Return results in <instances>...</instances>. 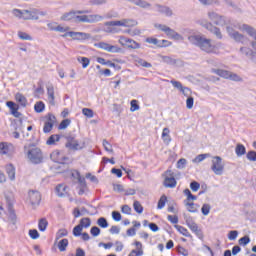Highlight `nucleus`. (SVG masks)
I'll return each instance as SVG.
<instances>
[{"label": "nucleus", "instance_id": "1", "mask_svg": "<svg viewBox=\"0 0 256 256\" xmlns=\"http://www.w3.org/2000/svg\"><path fill=\"white\" fill-rule=\"evenodd\" d=\"M188 41L205 53H215V45L211 44V39L204 38L201 35H191L188 36Z\"/></svg>", "mask_w": 256, "mask_h": 256}, {"label": "nucleus", "instance_id": "2", "mask_svg": "<svg viewBox=\"0 0 256 256\" xmlns=\"http://www.w3.org/2000/svg\"><path fill=\"white\" fill-rule=\"evenodd\" d=\"M106 33H115V28L112 27H135L137 25V21L133 19H123L116 21H108L104 23Z\"/></svg>", "mask_w": 256, "mask_h": 256}, {"label": "nucleus", "instance_id": "3", "mask_svg": "<svg viewBox=\"0 0 256 256\" xmlns=\"http://www.w3.org/2000/svg\"><path fill=\"white\" fill-rule=\"evenodd\" d=\"M13 15L24 21H39V9L32 8L30 10L14 9Z\"/></svg>", "mask_w": 256, "mask_h": 256}, {"label": "nucleus", "instance_id": "4", "mask_svg": "<svg viewBox=\"0 0 256 256\" xmlns=\"http://www.w3.org/2000/svg\"><path fill=\"white\" fill-rule=\"evenodd\" d=\"M4 199L6 201V207L8 209L9 213V221L12 223V225H15L17 223V215L15 214V210L13 209V205L15 204V194L11 191H6L4 193Z\"/></svg>", "mask_w": 256, "mask_h": 256}, {"label": "nucleus", "instance_id": "5", "mask_svg": "<svg viewBox=\"0 0 256 256\" xmlns=\"http://www.w3.org/2000/svg\"><path fill=\"white\" fill-rule=\"evenodd\" d=\"M31 147H34V145L30 144L29 146H24V151H26L29 161L34 165L43 163V152L38 147Z\"/></svg>", "mask_w": 256, "mask_h": 256}, {"label": "nucleus", "instance_id": "6", "mask_svg": "<svg viewBox=\"0 0 256 256\" xmlns=\"http://www.w3.org/2000/svg\"><path fill=\"white\" fill-rule=\"evenodd\" d=\"M98 21H103V16L99 14H91V15L76 14L74 23H98Z\"/></svg>", "mask_w": 256, "mask_h": 256}, {"label": "nucleus", "instance_id": "7", "mask_svg": "<svg viewBox=\"0 0 256 256\" xmlns=\"http://www.w3.org/2000/svg\"><path fill=\"white\" fill-rule=\"evenodd\" d=\"M154 27L156 29H159L160 31H163L167 35V37H170V39H174L175 41H181V39H183V36H181V34L177 33L175 30L171 29L167 25L154 24Z\"/></svg>", "mask_w": 256, "mask_h": 256}, {"label": "nucleus", "instance_id": "8", "mask_svg": "<svg viewBox=\"0 0 256 256\" xmlns=\"http://www.w3.org/2000/svg\"><path fill=\"white\" fill-rule=\"evenodd\" d=\"M211 169L215 175H223V171H225V164H223L221 156L213 157Z\"/></svg>", "mask_w": 256, "mask_h": 256}, {"label": "nucleus", "instance_id": "9", "mask_svg": "<svg viewBox=\"0 0 256 256\" xmlns=\"http://www.w3.org/2000/svg\"><path fill=\"white\" fill-rule=\"evenodd\" d=\"M162 177H164V187H168L169 189L177 187V180L175 179V173H173V171L166 170Z\"/></svg>", "mask_w": 256, "mask_h": 256}, {"label": "nucleus", "instance_id": "10", "mask_svg": "<svg viewBox=\"0 0 256 256\" xmlns=\"http://www.w3.org/2000/svg\"><path fill=\"white\" fill-rule=\"evenodd\" d=\"M208 18L210 21H212V23H214V25H218V27H225V25H227V18L217 14L216 12H208Z\"/></svg>", "mask_w": 256, "mask_h": 256}, {"label": "nucleus", "instance_id": "11", "mask_svg": "<svg viewBox=\"0 0 256 256\" xmlns=\"http://www.w3.org/2000/svg\"><path fill=\"white\" fill-rule=\"evenodd\" d=\"M87 13H89V10H72L70 12L64 13L61 16V21L75 22V17H77V15H87Z\"/></svg>", "mask_w": 256, "mask_h": 256}, {"label": "nucleus", "instance_id": "12", "mask_svg": "<svg viewBox=\"0 0 256 256\" xmlns=\"http://www.w3.org/2000/svg\"><path fill=\"white\" fill-rule=\"evenodd\" d=\"M186 225L189 227L192 233H195V235L198 237V239L203 240V231L199 229V226L195 221H193V218L189 217L186 219Z\"/></svg>", "mask_w": 256, "mask_h": 256}, {"label": "nucleus", "instance_id": "13", "mask_svg": "<svg viewBox=\"0 0 256 256\" xmlns=\"http://www.w3.org/2000/svg\"><path fill=\"white\" fill-rule=\"evenodd\" d=\"M120 45L123 47H127L128 49H140L141 44L137 43L135 40L131 38H127L125 36H121L119 39Z\"/></svg>", "mask_w": 256, "mask_h": 256}, {"label": "nucleus", "instance_id": "14", "mask_svg": "<svg viewBox=\"0 0 256 256\" xmlns=\"http://www.w3.org/2000/svg\"><path fill=\"white\" fill-rule=\"evenodd\" d=\"M66 139H67V142L65 144V147L67 149H70L71 151H79L83 149V147L79 145V141L76 140L75 137L68 136Z\"/></svg>", "mask_w": 256, "mask_h": 256}, {"label": "nucleus", "instance_id": "15", "mask_svg": "<svg viewBox=\"0 0 256 256\" xmlns=\"http://www.w3.org/2000/svg\"><path fill=\"white\" fill-rule=\"evenodd\" d=\"M28 197H29V201H30V205H32V207H36L37 205H39V203H41V193H39V191H35L32 190L28 193Z\"/></svg>", "mask_w": 256, "mask_h": 256}, {"label": "nucleus", "instance_id": "16", "mask_svg": "<svg viewBox=\"0 0 256 256\" xmlns=\"http://www.w3.org/2000/svg\"><path fill=\"white\" fill-rule=\"evenodd\" d=\"M62 37H71L72 39L79 40V39H89L91 35L85 32L69 31L63 34Z\"/></svg>", "mask_w": 256, "mask_h": 256}, {"label": "nucleus", "instance_id": "17", "mask_svg": "<svg viewBox=\"0 0 256 256\" xmlns=\"http://www.w3.org/2000/svg\"><path fill=\"white\" fill-rule=\"evenodd\" d=\"M242 29L246 31L250 37H253L254 41L251 42V47L256 51V29L247 24H244Z\"/></svg>", "mask_w": 256, "mask_h": 256}, {"label": "nucleus", "instance_id": "18", "mask_svg": "<svg viewBox=\"0 0 256 256\" xmlns=\"http://www.w3.org/2000/svg\"><path fill=\"white\" fill-rule=\"evenodd\" d=\"M14 153L13 144H9L7 142L0 143V154L1 155H7L8 157H11Z\"/></svg>", "mask_w": 256, "mask_h": 256}, {"label": "nucleus", "instance_id": "19", "mask_svg": "<svg viewBox=\"0 0 256 256\" xmlns=\"http://www.w3.org/2000/svg\"><path fill=\"white\" fill-rule=\"evenodd\" d=\"M155 7L160 15H165V17H173V10L169 6L155 4Z\"/></svg>", "mask_w": 256, "mask_h": 256}, {"label": "nucleus", "instance_id": "20", "mask_svg": "<svg viewBox=\"0 0 256 256\" xmlns=\"http://www.w3.org/2000/svg\"><path fill=\"white\" fill-rule=\"evenodd\" d=\"M162 61L167 65H176L177 67H183V60L181 59H174L170 56H162Z\"/></svg>", "mask_w": 256, "mask_h": 256}, {"label": "nucleus", "instance_id": "21", "mask_svg": "<svg viewBox=\"0 0 256 256\" xmlns=\"http://www.w3.org/2000/svg\"><path fill=\"white\" fill-rule=\"evenodd\" d=\"M6 105L8 108H10L11 114L16 117L19 118L21 117V112H19V106L15 104V102L13 101H7Z\"/></svg>", "mask_w": 256, "mask_h": 256}, {"label": "nucleus", "instance_id": "22", "mask_svg": "<svg viewBox=\"0 0 256 256\" xmlns=\"http://www.w3.org/2000/svg\"><path fill=\"white\" fill-rule=\"evenodd\" d=\"M47 95H48V101L50 105L54 107L55 105V88L53 87V84H50L47 86Z\"/></svg>", "mask_w": 256, "mask_h": 256}, {"label": "nucleus", "instance_id": "23", "mask_svg": "<svg viewBox=\"0 0 256 256\" xmlns=\"http://www.w3.org/2000/svg\"><path fill=\"white\" fill-rule=\"evenodd\" d=\"M212 73H215V75H218L219 77H222L223 79H229V75L231 71L224 70V69H212Z\"/></svg>", "mask_w": 256, "mask_h": 256}, {"label": "nucleus", "instance_id": "24", "mask_svg": "<svg viewBox=\"0 0 256 256\" xmlns=\"http://www.w3.org/2000/svg\"><path fill=\"white\" fill-rule=\"evenodd\" d=\"M6 173L10 181H15V166L13 164L6 165Z\"/></svg>", "mask_w": 256, "mask_h": 256}, {"label": "nucleus", "instance_id": "25", "mask_svg": "<svg viewBox=\"0 0 256 256\" xmlns=\"http://www.w3.org/2000/svg\"><path fill=\"white\" fill-rule=\"evenodd\" d=\"M130 3H133L134 5H137V7H141L142 9H147L148 7H151V3L145 1V0H129Z\"/></svg>", "mask_w": 256, "mask_h": 256}, {"label": "nucleus", "instance_id": "26", "mask_svg": "<svg viewBox=\"0 0 256 256\" xmlns=\"http://www.w3.org/2000/svg\"><path fill=\"white\" fill-rule=\"evenodd\" d=\"M235 153L237 157H243L247 153V148L243 144H237L235 148Z\"/></svg>", "mask_w": 256, "mask_h": 256}, {"label": "nucleus", "instance_id": "27", "mask_svg": "<svg viewBox=\"0 0 256 256\" xmlns=\"http://www.w3.org/2000/svg\"><path fill=\"white\" fill-rule=\"evenodd\" d=\"M184 205L187 208V211H189V213H197V209L199 207V205L193 203V202H187V200H184Z\"/></svg>", "mask_w": 256, "mask_h": 256}, {"label": "nucleus", "instance_id": "28", "mask_svg": "<svg viewBox=\"0 0 256 256\" xmlns=\"http://www.w3.org/2000/svg\"><path fill=\"white\" fill-rule=\"evenodd\" d=\"M175 229H177L178 233H181V235H183L184 237H192L191 233H189V230H187V228L181 226V225H174Z\"/></svg>", "mask_w": 256, "mask_h": 256}, {"label": "nucleus", "instance_id": "29", "mask_svg": "<svg viewBox=\"0 0 256 256\" xmlns=\"http://www.w3.org/2000/svg\"><path fill=\"white\" fill-rule=\"evenodd\" d=\"M170 130L169 128H164L162 132V139L166 145L171 143V136L169 135Z\"/></svg>", "mask_w": 256, "mask_h": 256}, {"label": "nucleus", "instance_id": "30", "mask_svg": "<svg viewBox=\"0 0 256 256\" xmlns=\"http://www.w3.org/2000/svg\"><path fill=\"white\" fill-rule=\"evenodd\" d=\"M56 193L58 197H65V193H67V186L63 184H59L56 186Z\"/></svg>", "mask_w": 256, "mask_h": 256}, {"label": "nucleus", "instance_id": "31", "mask_svg": "<svg viewBox=\"0 0 256 256\" xmlns=\"http://www.w3.org/2000/svg\"><path fill=\"white\" fill-rule=\"evenodd\" d=\"M15 99L22 107H27V98L23 94L17 93Z\"/></svg>", "mask_w": 256, "mask_h": 256}, {"label": "nucleus", "instance_id": "32", "mask_svg": "<svg viewBox=\"0 0 256 256\" xmlns=\"http://www.w3.org/2000/svg\"><path fill=\"white\" fill-rule=\"evenodd\" d=\"M79 225L82 229H89V227H91V218H82L79 222Z\"/></svg>", "mask_w": 256, "mask_h": 256}, {"label": "nucleus", "instance_id": "33", "mask_svg": "<svg viewBox=\"0 0 256 256\" xmlns=\"http://www.w3.org/2000/svg\"><path fill=\"white\" fill-rule=\"evenodd\" d=\"M69 246V240L64 238L58 242V249L59 251H67V247Z\"/></svg>", "mask_w": 256, "mask_h": 256}, {"label": "nucleus", "instance_id": "34", "mask_svg": "<svg viewBox=\"0 0 256 256\" xmlns=\"http://www.w3.org/2000/svg\"><path fill=\"white\" fill-rule=\"evenodd\" d=\"M61 139V136L58 134L51 135L48 140L46 141V145H55V143L59 142Z\"/></svg>", "mask_w": 256, "mask_h": 256}, {"label": "nucleus", "instance_id": "35", "mask_svg": "<svg viewBox=\"0 0 256 256\" xmlns=\"http://www.w3.org/2000/svg\"><path fill=\"white\" fill-rule=\"evenodd\" d=\"M97 226L101 227L102 229H107V227H109V222L107 221V218L105 217L98 218Z\"/></svg>", "mask_w": 256, "mask_h": 256}, {"label": "nucleus", "instance_id": "36", "mask_svg": "<svg viewBox=\"0 0 256 256\" xmlns=\"http://www.w3.org/2000/svg\"><path fill=\"white\" fill-rule=\"evenodd\" d=\"M34 111L36 113H43L45 111V103L43 101L36 102L34 105Z\"/></svg>", "mask_w": 256, "mask_h": 256}, {"label": "nucleus", "instance_id": "37", "mask_svg": "<svg viewBox=\"0 0 256 256\" xmlns=\"http://www.w3.org/2000/svg\"><path fill=\"white\" fill-rule=\"evenodd\" d=\"M47 225H49V222L47 221L46 218H41L38 222V229L39 231H46Z\"/></svg>", "mask_w": 256, "mask_h": 256}, {"label": "nucleus", "instance_id": "38", "mask_svg": "<svg viewBox=\"0 0 256 256\" xmlns=\"http://www.w3.org/2000/svg\"><path fill=\"white\" fill-rule=\"evenodd\" d=\"M208 31L210 33H213L217 37V39H223V34H221V29L217 28L216 26L212 25V28H210Z\"/></svg>", "mask_w": 256, "mask_h": 256}, {"label": "nucleus", "instance_id": "39", "mask_svg": "<svg viewBox=\"0 0 256 256\" xmlns=\"http://www.w3.org/2000/svg\"><path fill=\"white\" fill-rule=\"evenodd\" d=\"M18 37L19 39H22V41H33V37H31V35L27 34L26 32L19 31Z\"/></svg>", "mask_w": 256, "mask_h": 256}, {"label": "nucleus", "instance_id": "40", "mask_svg": "<svg viewBox=\"0 0 256 256\" xmlns=\"http://www.w3.org/2000/svg\"><path fill=\"white\" fill-rule=\"evenodd\" d=\"M78 62L81 63L83 69H87V67H89V63H91L87 57H78Z\"/></svg>", "mask_w": 256, "mask_h": 256}, {"label": "nucleus", "instance_id": "41", "mask_svg": "<svg viewBox=\"0 0 256 256\" xmlns=\"http://www.w3.org/2000/svg\"><path fill=\"white\" fill-rule=\"evenodd\" d=\"M136 63H138V65H140V67H145L146 69L153 67V65L151 63L145 61L142 58L137 59Z\"/></svg>", "mask_w": 256, "mask_h": 256}, {"label": "nucleus", "instance_id": "42", "mask_svg": "<svg viewBox=\"0 0 256 256\" xmlns=\"http://www.w3.org/2000/svg\"><path fill=\"white\" fill-rule=\"evenodd\" d=\"M50 157L53 161H56L57 163H59L60 159H61V152L59 150H55L50 154Z\"/></svg>", "mask_w": 256, "mask_h": 256}, {"label": "nucleus", "instance_id": "43", "mask_svg": "<svg viewBox=\"0 0 256 256\" xmlns=\"http://www.w3.org/2000/svg\"><path fill=\"white\" fill-rule=\"evenodd\" d=\"M82 232H83V228L81 227L80 224L76 225V226L73 228V231H72L74 237H81Z\"/></svg>", "mask_w": 256, "mask_h": 256}, {"label": "nucleus", "instance_id": "44", "mask_svg": "<svg viewBox=\"0 0 256 256\" xmlns=\"http://www.w3.org/2000/svg\"><path fill=\"white\" fill-rule=\"evenodd\" d=\"M55 125L51 122H44V127H43V132L44 133H51V131H53V127Z\"/></svg>", "mask_w": 256, "mask_h": 256}, {"label": "nucleus", "instance_id": "45", "mask_svg": "<svg viewBox=\"0 0 256 256\" xmlns=\"http://www.w3.org/2000/svg\"><path fill=\"white\" fill-rule=\"evenodd\" d=\"M110 46L111 44L107 42H99L95 44V47H98V49H103L104 51H108V52H109Z\"/></svg>", "mask_w": 256, "mask_h": 256}, {"label": "nucleus", "instance_id": "46", "mask_svg": "<svg viewBox=\"0 0 256 256\" xmlns=\"http://www.w3.org/2000/svg\"><path fill=\"white\" fill-rule=\"evenodd\" d=\"M46 119V123H52V125H55V123H57V117H55V115H53L52 113H48L45 116Z\"/></svg>", "mask_w": 256, "mask_h": 256}, {"label": "nucleus", "instance_id": "47", "mask_svg": "<svg viewBox=\"0 0 256 256\" xmlns=\"http://www.w3.org/2000/svg\"><path fill=\"white\" fill-rule=\"evenodd\" d=\"M68 125H71V120L67 118L61 121V123L58 126V129L60 131H63V129H67Z\"/></svg>", "mask_w": 256, "mask_h": 256}, {"label": "nucleus", "instance_id": "48", "mask_svg": "<svg viewBox=\"0 0 256 256\" xmlns=\"http://www.w3.org/2000/svg\"><path fill=\"white\" fill-rule=\"evenodd\" d=\"M166 203H167V196L162 195L158 201L157 209H163Z\"/></svg>", "mask_w": 256, "mask_h": 256}, {"label": "nucleus", "instance_id": "49", "mask_svg": "<svg viewBox=\"0 0 256 256\" xmlns=\"http://www.w3.org/2000/svg\"><path fill=\"white\" fill-rule=\"evenodd\" d=\"M207 157H209V154H199L192 160V162L193 163H201V161H205V159H207Z\"/></svg>", "mask_w": 256, "mask_h": 256}, {"label": "nucleus", "instance_id": "50", "mask_svg": "<svg viewBox=\"0 0 256 256\" xmlns=\"http://www.w3.org/2000/svg\"><path fill=\"white\" fill-rule=\"evenodd\" d=\"M133 207H134V211H136V213H139V215L143 213V205H141L139 201L137 200L134 201Z\"/></svg>", "mask_w": 256, "mask_h": 256}, {"label": "nucleus", "instance_id": "51", "mask_svg": "<svg viewBox=\"0 0 256 256\" xmlns=\"http://www.w3.org/2000/svg\"><path fill=\"white\" fill-rule=\"evenodd\" d=\"M239 245H243L245 247L246 245H249L251 243V238L249 236H243L238 240Z\"/></svg>", "mask_w": 256, "mask_h": 256}, {"label": "nucleus", "instance_id": "52", "mask_svg": "<svg viewBox=\"0 0 256 256\" xmlns=\"http://www.w3.org/2000/svg\"><path fill=\"white\" fill-rule=\"evenodd\" d=\"M90 233H91L92 237H99V235H101V228L97 227V226H93L90 229Z\"/></svg>", "mask_w": 256, "mask_h": 256}, {"label": "nucleus", "instance_id": "53", "mask_svg": "<svg viewBox=\"0 0 256 256\" xmlns=\"http://www.w3.org/2000/svg\"><path fill=\"white\" fill-rule=\"evenodd\" d=\"M228 79H230V81H236V82L243 81V78H241V76H239L233 72H230Z\"/></svg>", "mask_w": 256, "mask_h": 256}, {"label": "nucleus", "instance_id": "54", "mask_svg": "<svg viewBox=\"0 0 256 256\" xmlns=\"http://www.w3.org/2000/svg\"><path fill=\"white\" fill-rule=\"evenodd\" d=\"M103 147L108 153H113V146L111 145V143H109V141L105 139L103 140Z\"/></svg>", "mask_w": 256, "mask_h": 256}, {"label": "nucleus", "instance_id": "55", "mask_svg": "<svg viewBox=\"0 0 256 256\" xmlns=\"http://www.w3.org/2000/svg\"><path fill=\"white\" fill-rule=\"evenodd\" d=\"M238 236H239V231H237V230H231L228 233V239L230 241H235V239H237Z\"/></svg>", "mask_w": 256, "mask_h": 256}, {"label": "nucleus", "instance_id": "56", "mask_svg": "<svg viewBox=\"0 0 256 256\" xmlns=\"http://www.w3.org/2000/svg\"><path fill=\"white\" fill-rule=\"evenodd\" d=\"M82 113L85 115V117H88V119H92L94 113L91 108H83Z\"/></svg>", "mask_w": 256, "mask_h": 256}, {"label": "nucleus", "instance_id": "57", "mask_svg": "<svg viewBox=\"0 0 256 256\" xmlns=\"http://www.w3.org/2000/svg\"><path fill=\"white\" fill-rule=\"evenodd\" d=\"M130 105H131V108H130V111L133 113L135 111H139V101L137 100H132L130 102Z\"/></svg>", "mask_w": 256, "mask_h": 256}, {"label": "nucleus", "instance_id": "58", "mask_svg": "<svg viewBox=\"0 0 256 256\" xmlns=\"http://www.w3.org/2000/svg\"><path fill=\"white\" fill-rule=\"evenodd\" d=\"M176 251L177 253H179L180 255H183V256H187L189 255V251L187 249H185L183 246L181 245H178L176 247Z\"/></svg>", "mask_w": 256, "mask_h": 256}, {"label": "nucleus", "instance_id": "59", "mask_svg": "<svg viewBox=\"0 0 256 256\" xmlns=\"http://www.w3.org/2000/svg\"><path fill=\"white\" fill-rule=\"evenodd\" d=\"M200 188H201V184H200L199 182H197V181H192V182L190 183V189H191L192 191H194V193L197 192V191H199Z\"/></svg>", "mask_w": 256, "mask_h": 256}, {"label": "nucleus", "instance_id": "60", "mask_svg": "<svg viewBox=\"0 0 256 256\" xmlns=\"http://www.w3.org/2000/svg\"><path fill=\"white\" fill-rule=\"evenodd\" d=\"M246 158L248 161H256V151L255 150H250L246 154Z\"/></svg>", "mask_w": 256, "mask_h": 256}, {"label": "nucleus", "instance_id": "61", "mask_svg": "<svg viewBox=\"0 0 256 256\" xmlns=\"http://www.w3.org/2000/svg\"><path fill=\"white\" fill-rule=\"evenodd\" d=\"M194 103H195V98H193L192 96L187 97V99H186L187 109H193Z\"/></svg>", "mask_w": 256, "mask_h": 256}, {"label": "nucleus", "instance_id": "62", "mask_svg": "<svg viewBox=\"0 0 256 256\" xmlns=\"http://www.w3.org/2000/svg\"><path fill=\"white\" fill-rule=\"evenodd\" d=\"M201 211H202V215H205V216L209 215V213L211 211V205L203 204Z\"/></svg>", "mask_w": 256, "mask_h": 256}, {"label": "nucleus", "instance_id": "63", "mask_svg": "<svg viewBox=\"0 0 256 256\" xmlns=\"http://www.w3.org/2000/svg\"><path fill=\"white\" fill-rule=\"evenodd\" d=\"M123 49L119 48L117 45H110L108 53H122Z\"/></svg>", "mask_w": 256, "mask_h": 256}, {"label": "nucleus", "instance_id": "64", "mask_svg": "<svg viewBox=\"0 0 256 256\" xmlns=\"http://www.w3.org/2000/svg\"><path fill=\"white\" fill-rule=\"evenodd\" d=\"M246 57L248 59H250L251 61H253V63H256V52L255 51H252L250 49V52L247 53Z\"/></svg>", "mask_w": 256, "mask_h": 256}]
</instances>
